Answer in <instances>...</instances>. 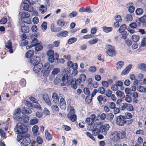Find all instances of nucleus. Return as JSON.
Instances as JSON below:
<instances>
[{
    "mask_svg": "<svg viewBox=\"0 0 146 146\" xmlns=\"http://www.w3.org/2000/svg\"><path fill=\"white\" fill-rule=\"evenodd\" d=\"M34 54V51L33 50H30L28 51L26 53V57L27 58H31L33 57V55Z\"/></svg>",
    "mask_w": 146,
    "mask_h": 146,
    "instance_id": "nucleus-25",
    "label": "nucleus"
},
{
    "mask_svg": "<svg viewBox=\"0 0 146 146\" xmlns=\"http://www.w3.org/2000/svg\"><path fill=\"white\" fill-rule=\"evenodd\" d=\"M99 92L101 94H104L105 92V90L104 88L102 87H99L98 90Z\"/></svg>",
    "mask_w": 146,
    "mask_h": 146,
    "instance_id": "nucleus-51",
    "label": "nucleus"
},
{
    "mask_svg": "<svg viewBox=\"0 0 146 146\" xmlns=\"http://www.w3.org/2000/svg\"><path fill=\"white\" fill-rule=\"evenodd\" d=\"M126 109L129 111H132L133 110V108L132 106L129 104H127V105Z\"/></svg>",
    "mask_w": 146,
    "mask_h": 146,
    "instance_id": "nucleus-50",
    "label": "nucleus"
},
{
    "mask_svg": "<svg viewBox=\"0 0 146 146\" xmlns=\"http://www.w3.org/2000/svg\"><path fill=\"white\" fill-rule=\"evenodd\" d=\"M99 119H86V121L88 122L89 125H93L94 124V126H93V128L94 129L92 132L93 135L95 136L97 135L98 134L101 133L103 135H106L107 134V131L109 130L110 126L108 124L101 125L102 123L101 122H97L94 123V121H99Z\"/></svg>",
    "mask_w": 146,
    "mask_h": 146,
    "instance_id": "nucleus-1",
    "label": "nucleus"
},
{
    "mask_svg": "<svg viewBox=\"0 0 146 146\" xmlns=\"http://www.w3.org/2000/svg\"><path fill=\"white\" fill-rule=\"evenodd\" d=\"M45 133L46 139L48 141L50 140L52 138V135L47 130L45 131Z\"/></svg>",
    "mask_w": 146,
    "mask_h": 146,
    "instance_id": "nucleus-33",
    "label": "nucleus"
},
{
    "mask_svg": "<svg viewBox=\"0 0 146 146\" xmlns=\"http://www.w3.org/2000/svg\"><path fill=\"white\" fill-rule=\"evenodd\" d=\"M43 100L48 105L50 106L51 105V102L49 98V96L46 93H44L42 94Z\"/></svg>",
    "mask_w": 146,
    "mask_h": 146,
    "instance_id": "nucleus-14",
    "label": "nucleus"
},
{
    "mask_svg": "<svg viewBox=\"0 0 146 146\" xmlns=\"http://www.w3.org/2000/svg\"><path fill=\"white\" fill-rule=\"evenodd\" d=\"M47 24L46 22L44 21L41 25V28L43 29L44 31L45 30L47 29Z\"/></svg>",
    "mask_w": 146,
    "mask_h": 146,
    "instance_id": "nucleus-60",
    "label": "nucleus"
},
{
    "mask_svg": "<svg viewBox=\"0 0 146 146\" xmlns=\"http://www.w3.org/2000/svg\"><path fill=\"white\" fill-rule=\"evenodd\" d=\"M18 25L21 26L22 33H27L29 32V28L27 26H25V24L22 22H19Z\"/></svg>",
    "mask_w": 146,
    "mask_h": 146,
    "instance_id": "nucleus-10",
    "label": "nucleus"
},
{
    "mask_svg": "<svg viewBox=\"0 0 146 146\" xmlns=\"http://www.w3.org/2000/svg\"><path fill=\"white\" fill-rule=\"evenodd\" d=\"M35 46V51H39L42 49L43 46L40 43L37 44Z\"/></svg>",
    "mask_w": 146,
    "mask_h": 146,
    "instance_id": "nucleus-38",
    "label": "nucleus"
},
{
    "mask_svg": "<svg viewBox=\"0 0 146 146\" xmlns=\"http://www.w3.org/2000/svg\"><path fill=\"white\" fill-rule=\"evenodd\" d=\"M26 81L24 79H21L20 81V84L22 87H24L25 86Z\"/></svg>",
    "mask_w": 146,
    "mask_h": 146,
    "instance_id": "nucleus-53",
    "label": "nucleus"
},
{
    "mask_svg": "<svg viewBox=\"0 0 146 146\" xmlns=\"http://www.w3.org/2000/svg\"><path fill=\"white\" fill-rule=\"evenodd\" d=\"M116 94L117 96L121 98H123L125 97V94L123 92H122L120 90H117L116 92Z\"/></svg>",
    "mask_w": 146,
    "mask_h": 146,
    "instance_id": "nucleus-34",
    "label": "nucleus"
},
{
    "mask_svg": "<svg viewBox=\"0 0 146 146\" xmlns=\"http://www.w3.org/2000/svg\"><path fill=\"white\" fill-rule=\"evenodd\" d=\"M107 46L108 48L106 51L107 54L110 56H114L115 54V52L114 47L110 44L108 45Z\"/></svg>",
    "mask_w": 146,
    "mask_h": 146,
    "instance_id": "nucleus-8",
    "label": "nucleus"
},
{
    "mask_svg": "<svg viewBox=\"0 0 146 146\" xmlns=\"http://www.w3.org/2000/svg\"><path fill=\"white\" fill-rule=\"evenodd\" d=\"M60 43V41L59 40L55 41L53 42V45L52 44H50L49 45V46H53L55 47H58L59 46Z\"/></svg>",
    "mask_w": 146,
    "mask_h": 146,
    "instance_id": "nucleus-43",
    "label": "nucleus"
},
{
    "mask_svg": "<svg viewBox=\"0 0 146 146\" xmlns=\"http://www.w3.org/2000/svg\"><path fill=\"white\" fill-rule=\"evenodd\" d=\"M28 42L27 40H21L20 41V46H25L28 44Z\"/></svg>",
    "mask_w": 146,
    "mask_h": 146,
    "instance_id": "nucleus-40",
    "label": "nucleus"
},
{
    "mask_svg": "<svg viewBox=\"0 0 146 146\" xmlns=\"http://www.w3.org/2000/svg\"><path fill=\"white\" fill-rule=\"evenodd\" d=\"M77 40V38L75 37L70 38L68 40L67 43L69 44H72L76 42Z\"/></svg>",
    "mask_w": 146,
    "mask_h": 146,
    "instance_id": "nucleus-35",
    "label": "nucleus"
},
{
    "mask_svg": "<svg viewBox=\"0 0 146 146\" xmlns=\"http://www.w3.org/2000/svg\"><path fill=\"white\" fill-rule=\"evenodd\" d=\"M31 42V44L33 46H35L38 43V40L36 38H33Z\"/></svg>",
    "mask_w": 146,
    "mask_h": 146,
    "instance_id": "nucleus-44",
    "label": "nucleus"
},
{
    "mask_svg": "<svg viewBox=\"0 0 146 146\" xmlns=\"http://www.w3.org/2000/svg\"><path fill=\"white\" fill-rule=\"evenodd\" d=\"M127 104L125 103H121L120 104V107L121 110H124L126 108Z\"/></svg>",
    "mask_w": 146,
    "mask_h": 146,
    "instance_id": "nucleus-48",
    "label": "nucleus"
},
{
    "mask_svg": "<svg viewBox=\"0 0 146 146\" xmlns=\"http://www.w3.org/2000/svg\"><path fill=\"white\" fill-rule=\"evenodd\" d=\"M31 5V3L29 1L25 0L23 1V3L21 5V7H23L24 10L31 12L33 10V8Z\"/></svg>",
    "mask_w": 146,
    "mask_h": 146,
    "instance_id": "nucleus-5",
    "label": "nucleus"
},
{
    "mask_svg": "<svg viewBox=\"0 0 146 146\" xmlns=\"http://www.w3.org/2000/svg\"><path fill=\"white\" fill-rule=\"evenodd\" d=\"M60 69L58 68H54L53 70L52 71L51 75L50 76V78L52 77V79H53L55 77V75L57 74L60 72Z\"/></svg>",
    "mask_w": 146,
    "mask_h": 146,
    "instance_id": "nucleus-22",
    "label": "nucleus"
},
{
    "mask_svg": "<svg viewBox=\"0 0 146 146\" xmlns=\"http://www.w3.org/2000/svg\"><path fill=\"white\" fill-rule=\"evenodd\" d=\"M137 90L139 92H145L146 94V87L144 88L143 86H139L137 88Z\"/></svg>",
    "mask_w": 146,
    "mask_h": 146,
    "instance_id": "nucleus-30",
    "label": "nucleus"
},
{
    "mask_svg": "<svg viewBox=\"0 0 146 146\" xmlns=\"http://www.w3.org/2000/svg\"><path fill=\"white\" fill-rule=\"evenodd\" d=\"M90 95H88L85 98L86 102L88 104H89L90 103L92 100V98H90Z\"/></svg>",
    "mask_w": 146,
    "mask_h": 146,
    "instance_id": "nucleus-54",
    "label": "nucleus"
},
{
    "mask_svg": "<svg viewBox=\"0 0 146 146\" xmlns=\"http://www.w3.org/2000/svg\"><path fill=\"white\" fill-rule=\"evenodd\" d=\"M51 70H42L41 72L43 74V76L44 77H47L50 73V71Z\"/></svg>",
    "mask_w": 146,
    "mask_h": 146,
    "instance_id": "nucleus-37",
    "label": "nucleus"
},
{
    "mask_svg": "<svg viewBox=\"0 0 146 146\" xmlns=\"http://www.w3.org/2000/svg\"><path fill=\"white\" fill-rule=\"evenodd\" d=\"M82 81L80 78L76 80L74 78L71 80L70 82H69L68 84L70 87L74 90H76L77 88L78 85H79Z\"/></svg>",
    "mask_w": 146,
    "mask_h": 146,
    "instance_id": "nucleus-6",
    "label": "nucleus"
},
{
    "mask_svg": "<svg viewBox=\"0 0 146 146\" xmlns=\"http://www.w3.org/2000/svg\"><path fill=\"white\" fill-rule=\"evenodd\" d=\"M135 12L137 15H140L143 14V11L142 9L138 8L136 10Z\"/></svg>",
    "mask_w": 146,
    "mask_h": 146,
    "instance_id": "nucleus-39",
    "label": "nucleus"
},
{
    "mask_svg": "<svg viewBox=\"0 0 146 146\" xmlns=\"http://www.w3.org/2000/svg\"><path fill=\"white\" fill-rule=\"evenodd\" d=\"M124 65V62L123 61H119L116 63L117 69H120Z\"/></svg>",
    "mask_w": 146,
    "mask_h": 146,
    "instance_id": "nucleus-27",
    "label": "nucleus"
},
{
    "mask_svg": "<svg viewBox=\"0 0 146 146\" xmlns=\"http://www.w3.org/2000/svg\"><path fill=\"white\" fill-rule=\"evenodd\" d=\"M52 98L53 101L54 103L57 104H59V103L58 96L56 93L55 92L53 93L52 95Z\"/></svg>",
    "mask_w": 146,
    "mask_h": 146,
    "instance_id": "nucleus-18",
    "label": "nucleus"
},
{
    "mask_svg": "<svg viewBox=\"0 0 146 146\" xmlns=\"http://www.w3.org/2000/svg\"><path fill=\"white\" fill-rule=\"evenodd\" d=\"M54 54V51L52 50H50L48 51L47 52V55L49 56H53Z\"/></svg>",
    "mask_w": 146,
    "mask_h": 146,
    "instance_id": "nucleus-64",
    "label": "nucleus"
},
{
    "mask_svg": "<svg viewBox=\"0 0 146 146\" xmlns=\"http://www.w3.org/2000/svg\"><path fill=\"white\" fill-rule=\"evenodd\" d=\"M103 31L106 33H108L111 31L113 29L111 27H108L106 26H104L102 27Z\"/></svg>",
    "mask_w": 146,
    "mask_h": 146,
    "instance_id": "nucleus-26",
    "label": "nucleus"
},
{
    "mask_svg": "<svg viewBox=\"0 0 146 146\" xmlns=\"http://www.w3.org/2000/svg\"><path fill=\"white\" fill-rule=\"evenodd\" d=\"M129 5L130 6L128 9V11L130 13H133L134 12L135 7L133 6V3H129Z\"/></svg>",
    "mask_w": 146,
    "mask_h": 146,
    "instance_id": "nucleus-31",
    "label": "nucleus"
},
{
    "mask_svg": "<svg viewBox=\"0 0 146 146\" xmlns=\"http://www.w3.org/2000/svg\"><path fill=\"white\" fill-rule=\"evenodd\" d=\"M65 23L64 21H62L61 20H59L57 21V23L58 25L61 26L62 27L64 25Z\"/></svg>",
    "mask_w": 146,
    "mask_h": 146,
    "instance_id": "nucleus-57",
    "label": "nucleus"
},
{
    "mask_svg": "<svg viewBox=\"0 0 146 146\" xmlns=\"http://www.w3.org/2000/svg\"><path fill=\"white\" fill-rule=\"evenodd\" d=\"M67 117L69 119H76V115L75 114L74 109H72L67 115Z\"/></svg>",
    "mask_w": 146,
    "mask_h": 146,
    "instance_id": "nucleus-16",
    "label": "nucleus"
},
{
    "mask_svg": "<svg viewBox=\"0 0 146 146\" xmlns=\"http://www.w3.org/2000/svg\"><path fill=\"white\" fill-rule=\"evenodd\" d=\"M72 75H70L69 76L67 74H64L62 78V80L64 82H67V85L70 86L68 84V82H70L71 80L72 79Z\"/></svg>",
    "mask_w": 146,
    "mask_h": 146,
    "instance_id": "nucleus-11",
    "label": "nucleus"
},
{
    "mask_svg": "<svg viewBox=\"0 0 146 146\" xmlns=\"http://www.w3.org/2000/svg\"><path fill=\"white\" fill-rule=\"evenodd\" d=\"M14 130L15 132L18 134L17 138V140L18 142L21 140L23 136L26 134H29L26 133L28 131L27 126L22 123H18L15 127Z\"/></svg>",
    "mask_w": 146,
    "mask_h": 146,
    "instance_id": "nucleus-2",
    "label": "nucleus"
},
{
    "mask_svg": "<svg viewBox=\"0 0 146 146\" xmlns=\"http://www.w3.org/2000/svg\"><path fill=\"white\" fill-rule=\"evenodd\" d=\"M83 92L85 95H87V96L90 95V91L88 88L86 87L84 88L83 90Z\"/></svg>",
    "mask_w": 146,
    "mask_h": 146,
    "instance_id": "nucleus-52",
    "label": "nucleus"
},
{
    "mask_svg": "<svg viewBox=\"0 0 146 146\" xmlns=\"http://www.w3.org/2000/svg\"><path fill=\"white\" fill-rule=\"evenodd\" d=\"M25 104L28 107L30 108L31 109L33 108V106L32 104L27 101H26L25 102Z\"/></svg>",
    "mask_w": 146,
    "mask_h": 146,
    "instance_id": "nucleus-61",
    "label": "nucleus"
},
{
    "mask_svg": "<svg viewBox=\"0 0 146 146\" xmlns=\"http://www.w3.org/2000/svg\"><path fill=\"white\" fill-rule=\"evenodd\" d=\"M102 86L106 88H107L109 85L108 82L106 81H102Z\"/></svg>",
    "mask_w": 146,
    "mask_h": 146,
    "instance_id": "nucleus-63",
    "label": "nucleus"
},
{
    "mask_svg": "<svg viewBox=\"0 0 146 146\" xmlns=\"http://www.w3.org/2000/svg\"><path fill=\"white\" fill-rule=\"evenodd\" d=\"M30 135L27 134L23 136L21 140L22 139V142L21 143V146H27L31 142L29 138Z\"/></svg>",
    "mask_w": 146,
    "mask_h": 146,
    "instance_id": "nucleus-7",
    "label": "nucleus"
},
{
    "mask_svg": "<svg viewBox=\"0 0 146 146\" xmlns=\"http://www.w3.org/2000/svg\"><path fill=\"white\" fill-rule=\"evenodd\" d=\"M126 25L125 24H123L121 25L118 30L119 32L122 33V32L125 31V30L126 29Z\"/></svg>",
    "mask_w": 146,
    "mask_h": 146,
    "instance_id": "nucleus-29",
    "label": "nucleus"
},
{
    "mask_svg": "<svg viewBox=\"0 0 146 146\" xmlns=\"http://www.w3.org/2000/svg\"><path fill=\"white\" fill-rule=\"evenodd\" d=\"M115 84L117 87L118 86L119 87L121 86H122L123 84V82L121 80L116 81L115 82Z\"/></svg>",
    "mask_w": 146,
    "mask_h": 146,
    "instance_id": "nucleus-58",
    "label": "nucleus"
},
{
    "mask_svg": "<svg viewBox=\"0 0 146 146\" xmlns=\"http://www.w3.org/2000/svg\"><path fill=\"white\" fill-rule=\"evenodd\" d=\"M22 110L25 112L28 115L31 113L32 112V111L30 108L27 107H23Z\"/></svg>",
    "mask_w": 146,
    "mask_h": 146,
    "instance_id": "nucleus-28",
    "label": "nucleus"
},
{
    "mask_svg": "<svg viewBox=\"0 0 146 146\" xmlns=\"http://www.w3.org/2000/svg\"><path fill=\"white\" fill-rule=\"evenodd\" d=\"M98 40V39L97 38H96L95 39L90 40L88 41V42L90 45H92L97 43Z\"/></svg>",
    "mask_w": 146,
    "mask_h": 146,
    "instance_id": "nucleus-41",
    "label": "nucleus"
},
{
    "mask_svg": "<svg viewBox=\"0 0 146 146\" xmlns=\"http://www.w3.org/2000/svg\"><path fill=\"white\" fill-rule=\"evenodd\" d=\"M146 65L144 63L140 64L138 65V68L139 69L143 71Z\"/></svg>",
    "mask_w": 146,
    "mask_h": 146,
    "instance_id": "nucleus-55",
    "label": "nucleus"
},
{
    "mask_svg": "<svg viewBox=\"0 0 146 146\" xmlns=\"http://www.w3.org/2000/svg\"><path fill=\"white\" fill-rule=\"evenodd\" d=\"M77 15V12L74 11L72 12L71 13L69 14L68 16L70 18H72L75 17Z\"/></svg>",
    "mask_w": 146,
    "mask_h": 146,
    "instance_id": "nucleus-56",
    "label": "nucleus"
},
{
    "mask_svg": "<svg viewBox=\"0 0 146 146\" xmlns=\"http://www.w3.org/2000/svg\"><path fill=\"white\" fill-rule=\"evenodd\" d=\"M19 15L21 16V19L22 20V19L26 18L28 16H30L29 13L27 12H21L19 13Z\"/></svg>",
    "mask_w": 146,
    "mask_h": 146,
    "instance_id": "nucleus-23",
    "label": "nucleus"
},
{
    "mask_svg": "<svg viewBox=\"0 0 146 146\" xmlns=\"http://www.w3.org/2000/svg\"><path fill=\"white\" fill-rule=\"evenodd\" d=\"M125 119H116V122L117 124L120 126H122L126 123V121Z\"/></svg>",
    "mask_w": 146,
    "mask_h": 146,
    "instance_id": "nucleus-24",
    "label": "nucleus"
},
{
    "mask_svg": "<svg viewBox=\"0 0 146 146\" xmlns=\"http://www.w3.org/2000/svg\"><path fill=\"white\" fill-rule=\"evenodd\" d=\"M40 61V58L39 56H33L30 58V62L33 66L38 63H39Z\"/></svg>",
    "mask_w": 146,
    "mask_h": 146,
    "instance_id": "nucleus-9",
    "label": "nucleus"
},
{
    "mask_svg": "<svg viewBox=\"0 0 146 146\" xmlns=\"http://www.w3.org/2000/svg\"><path fill=\"white\" fill-rule=\"evenodd\" d=\"M34 66L33 71L36 73H38L39 72L42 68L43 67V64L41 62L38 63Z\"/></svg>",
    "mask_w": 146,
    "mask_h": 146,
    "instance_id": "nucleus-12",
    "label": "nucleus"
},
{
    "mask_svg": "<svg viewBox=\"0 0 146 146\" xmlns=\"http://www.w3.org/2000/svg\"><path fill=\"white\" fill-rule=\"evenodd\" d=\"M132 39L134 42H137L139 40V37L138 35H133L132 36Z\"/></svg>",
    "mask_w": 146,
    "mask_h": 146,
    "instance_id": "nucleus-42",
    "label": "nucleus"
},
{
    "mask_svg": "<svg viewBox=\"0 0 146 146\" xmlns=\"http://www.w3.org/2000/svg\"><path fill=\"white\" fill-rule=\"evenodd\" d=\"M5 47L9 49V51L10 53L13 52V50L12 49V43L10 40H8L5 43Z\"/></svg>",
    "mask_w": 146,
    "mask_h": 146,
    "instance_id": "nucleus-15",
    "label": "nucleus"
},
{
    "mask_svg": "<svg viewBox=\"0 0 146 146\" xmlns=\"http://www.w3.org/2000/svg\"><path fill=\"white\" fill-rule=\"evenodd\" d=\"M60 102V108L62 109L65 110L66 108V104L64 99L63 98H61Z\"/></svg>",
    "mask_w": 146,
    "mask_h": 146,
    "instance_id": "nucleus-21",
    "label": "nucleus"
},
{
    "mask_svg": "<svg viewBox=\"0 0 146 146\" xmlns=\"http://www.w3.org/2000/svg\"><path fill=\"white\" fill-rule=\"evenodd\" d=\"M35 103L36 104L34 105L33 107H34L35 108L39 110L42 111V109L40 105L38 103V102L37 101L36 103Z\"/></svg>",
    "mask_w": 146,
    "mask_h": 146,
    "instance_id": "nucleus-49",
    "label": "nucleus"
},
{
    "mask_svg": "<svg viewBox=\"0 0 146 146\" xmlns=\"http://www.w3.org/2000/svg\"><path fill=\"white\" fill-rule=\"evenodd\" d=\"M97 100L98 101L99 104L101 106L102 104V102L103 101L104 103L107 102L108 98L105 96L100 95L98 96Z\"/></svg>",
    "mask_w": 146,
    "mask_h": 146,
    "instance_id": "nucleus-13",
    "label": "nucleus"
},
{
    "mask_svg": "<svg viewBox=\"0 0 146 146\" xmlns=\"http://www.w3.org/2000/svg\"><path fill=\"white\" fill-rule=\"evenodd\" d=\"M29 17L30 16H28L26 18L22 19L21 21L25 23L30 24L31 22Z\"/></svg>",
    "mask_w": 146,
    "mask_h": 146,
    "instance_id": "nucleus-32",
    "label": "nucleus"
},
{
    "mask_svg": "<svg viewBox=\"0 0 146 146\" xmlns=\"http://www.w3.org/2000/svg\"><path fill=\"white\" fill-rule=\"evenodd\" d=\"M126 21H131L133 19L132 15L130 14H127L125 18Z\"/></svg>",
    "mask_w": 146,
    "mask_h": 146,
    "instance_id": "nucleus-45",
    "label": "nucleus"
},
{
    "mask_svg": "<svg viewBox=\"0 0 146 146\" xmlns=\"http://www.w3.org/2000/svg\"><path fill=\"white\" fill-rule=\"evenodd\" d=\"M112 135L113 136L112 140L114 141L117 142L120 140L125 137L126 133L124 131L122 132L118 133L117 131H114L112 133Z\"/></svg>",
    "mask_w": 146,
    "mask_h": 146,
    "instance_id": "nucleus-4",
    "label": "nucleus"
},
{
    "mask_svg": "<svg viewBox=\"0 0 146 146\" xmlns=\"http://www.w3.org/2000/svg\"><path fill=\"white\" fill-rule=\"evenodd\" d=\"M38 121V119H31L29 123L30 125H33L37 123Z\"/></svg>",
    "mask_w": 146,
    "mask_h": 146,
    "instance_id": "nucleus-47",
    "label": "nucleus"
},
{
    "mask_svg": "<svg viewBox=\"0 0 146 146\" xmlns=\"http://www.w3.org/2000/svg\"><path fill=\"white\" fill-rule=\"evenodd\" d=\"M132 67V65L129 64L122 71L121 74L122 75H125L128 73L129 71L131 69Z\"/></svg>",
    "mask_w": 146,
    "mask_h": 146,
    "instance_id": "nucleus-19",
    "label": "nucleus"
},
{
    "mask_svg": "<svg viewBox=\"0 0 146 146\" xmlns=\"http://www.w3.org/2000/svg\"><path fill=\"white\" fill-rule=\"evenodd\" d=\"M141 23L142 25L144 26L146 25V15L143 16L140 18Z\"/></svg>",
    "mask_w": 146,
    "mask_h": 146,
    "instance_id": "nucleus-36",
    "label": "nucleus"
},
{
    "mask_svg": "<svg viewBox=\"0 0 146 146\" xmlns=\"http://www.w3.org/2000/svg\"><path fill=\"white\" fill-rule=\"evenodd\" d=\"M125 100L126 102L130 103L132 101L131 97L128 95H126L125 97Z\"/></svg>",
    "mask_w": 146,
    "mask_h": 146,
    "instance_id": "nucleus-62",
    "label": "nucleus"
},
{
    "mask_svg": "<svg viewBox=\"0 0 146 146\" xmlns=\"http://www.w3.org/2000/svg\"><path fill=\"white\" fill-rule=\"evenodd\" d=\"M14 119H28L29 117L23 112H21L20 108H17L15 110L13 114Z\"/></svg>",
    "mask_w": 146,
    "mask_h": 146,
    "instance_id": "nucleus-3",
    "label": "nucleus"
},
{
    "mask_svg": "<svg viewBox=\"0 0 146 146\" xmlns=\"http://www.w3.org/2000/svg\"><path fill=\"white\" fill-rule=\"evenodd\" d=\"M68 32L66 31H62L57 34V36L59 37H65L67 36Z\"/></svg>",
    "mask_w": 146,
    "mask_h": 146,
    "instance_id": "nucleus-20",
    "label": "nucleus"
},
{
    "mask_svg": "<svg viewBox=\"0 0 146 146\" xmlns=\"http://www.w3.org/2000/svg\"><path fill=\"white\" fill-rule=\"evenodd\" d=\"M54 66L53 65H50L49 62L46 63L43 66L42 70H51L53 68Z\"/></svg>",
    "mask_w": 146,
    "mask_h": 146,
    "instance_id": "nucleus-17",
    "label": "nucleus"
},
{
    "mask_svg": "<svg viewBox=\"0 0 146 146\" xmlns=\"http://www.w3.org/2000/svg\"><path fill=\"white\" fill-rule=\"evenodd\" d=\"M7 21V18L3 17L0 20V23L1 24H3L6 23Z\"/></svg>",
    "mask_w": 146,
    "mask_h": 146,
    "instance_id": "nucleus-59",
    "label": "nucleus"
},
{
    "mask_svg": "<svg viewBox=\"0 0 146 146\" xmlns=\"http://www.w3.org/2000/svg\"><path fill=\"white\" fill-rule=\"evenodd\" d=\"M38 127L36 125H35L32 128V131L34 133H36L38 131Z\"/></svg>",
    "mask_w": 146,
    "mask_h": 146,
    "instance_id": "nucleus-46",
    "label": "nucleus"
}]
</instances>
